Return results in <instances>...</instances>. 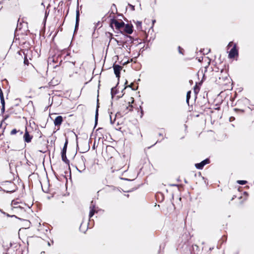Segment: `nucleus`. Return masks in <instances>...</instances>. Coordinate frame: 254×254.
I'll use <instances>...</instances> for the list:
<instances>
[{"instance_id": "43", "label": "nucleus", "mask_w": 254, "mask_h": 254, "mask_svg": "<svg viewBox=\"0 0 254 254\" xmlns=\"http://www.w3.org/2000/svg\"><path fill=\"white\" fill-rule=\"evenodd\" d=\"M8 117V116H6L4 118V119H5H5H6Z\"/></svg>"}, {"instance_id": "12", "label": "nucleus", "mask_w": 254, "mask_h": 254, "mask_svg": "<svg viewBox=\"0 0 254 254\" xmlns=\"http://www.w3.org/2000/svg\"><path fill=\"white\" fill-rule=\"evenodd\" d=\"M63 121V118L61 116H59L56 118L54 120V124L55 126H60Z\"/></svg>"}, {"instance_id": "19", "label": "nucleus", "mask_w": 254, "mask_h": 254, "mask_svg": "<svg viewBox=\"0 0 254 254\" xmlns=\"http://www.w3.org/2000/svg\"><path fill=\"white\" fill-rule=\"evenodd\" d=\"M133 83H131L130 85H128V86H127L126 87H125V88L124 89L122 90V93H123L124 91L125 90V89L127 88V87H130L132 89V90H136L137 89V87L138 86H136V88H134V87H133Z\"/></svg>"}, {"instance_id": "36", "label": "nucleus", "mask_w": 254, "mask_h": 254, "mask_svg": "<svg viewBox=\"0 0 254 254\" xmlns=\"http://www.w3.org/2000/svg\"><path fill=\"white\" fill-rule=\"evenodd\" d=\"M124 93H123V94H122V95H118V96H117L118 99H119V98H120L122 97H123V96L124 95Z\"/></svg>"}, {"instance_id": "35", "label": "nucleus", "mask_w": 254, "mask_h": 254, "mask_svg": "<svg viewBox=\"0 0 254 254\" xmlns=\"http://www.w3.org/2000/svg\"><path fill=\"white\" fill-rule=\"evenodd\" d=\"M17 203H18V202H15V200H13V201H12V204H13V205H16Z\"/></svg>"}, {"instance_id": "17", "label": "nucleus", "mask_w": 254, "mask_h": 254, "mask_svg": "<svg viewBox=\"0 0 254 254\" xmlns=\"http://www.w3.org/2000/svg\"><path fill=\"white\" fill-rule=\"evenodd\" d=\"M191 91H189L187 92V96H186V102L188 105L189 106V100L190 98Z\"/></svg>"}, {"instance_id": "10", "label": "nucleus", "mask_w": 254, "mask_h": 254, "mask_svg": "<svg viewBox=\"0 0 254 254\" xmlns=\"http://www.w3.org/2000/svg\"><path fill=\"white\" fill-rule=\"evenodd\" d=\"M23 138L25 141V142L27 143H29L31 142V139L32 138V136H31L28 131L27 130V129L26 128L25 132L23 135Z\"/></svg>"}, {"instance_id": "11", "label": "nucleus", "mask_w": 254, "mask_h": 254, "mask_svg": "<svg viewBox=\"0 0 254 254\" xmlns=\"http://www.w3.org/2000/svg\"><path fill=\"white\" fill-rule=\"evenodd\" d=\"M125 29H124V31L127 34H131L132 32H133V30H132V26L129 24H125Z\"/></svg>"}, {"instance_id": "7", "label": "nucleus", "mask_w": 254, "mask_h": 254, "mask_svg": "<svg viewBox=\"0 0 254 254\" xmlns=\"http://www.w3.org/2000/svg\"><path fill=\"white\" fill-rule=\"evenodd\" d=\"M95 202L92 200L91 202V204L90 205V212L89 214V219H90L94 215L95 213L96 212V211L95 210Z\"/></svg>"}, {"instance_id": "44", "label": "nucleus", "mask_w": 254, "mask_h": 254, "mask_svg": "<svg viewBox=\"0 0 254 254\" xmlns=\"http://www.w3.org/2000/svg\"><path fill=\"white\" fill-rule=\"evenodd\" d=\"M234 110L235 111H237V110H239L238 109H236V108H235Z\"/></svg>"}, {"instance_id": "5", "label": "nucleus", "mask_w": 254, "mask_h": 254, "mask_svg": "<svg viewBox=\"0 0 254 254\" xmlns=\"http://www.w3.org/2000/svg\"><path fill=\"white\" fill-rule=\"evenodd\" d=\"M238 55V51L237 49L236 44H235L233 48L231 49L229 53V58L230 59L234 58L235 56Z\"/></svg>"}, {"instance_id": "8", "label": "nucleus", "mask_w": 254, "mask_h": 254, "mask_svg": "<svg viewBox=\"0 0 254 254\" xmlns=\"http://www.w3.org/2000/svg\"><path fill=\"white\" fill-rule=\"evenodd\" d=\"M122 66L118 64H114L113 68L114 73L115 74L117 77L119 78L120 76V71L122 69Z\"/></svg>"}, {"instance_id": "46", "label": "nucleus", "mask_w": 254, "mask_h": 254, "mask_svg": "<svg viewBox=\"0 0 254 254\" xmlns=\"http://www.w3.org/2000/svg\"><path fill=\"white\" fill-rule=\"evenodd\" d=\"M127 81H126V83H125V84H127Z\"/></svg>"}, {"instance_id": "25", "label": "nucleus", "mask_w": 254, "mask_h": 254, "mask_svg": "<svg viewBox=\"0 0 254 254\" xmlns=\"http://www.w3.org/2000/svg\"><path fill=\"white\" fill-rule=\"evenodd\" d=\"M0 102H1L2 106H5V102H4V98H2V99H0Z\"/></svg>"}, {"instance_id": "28", "label": "nucleus", "mask_w": 254, "mask_h": 254, "mask_svg": "<svg viewBox=\"0 0 254 254\" xmlns=\"http://www.w3.org/2000/svg\"><path fill=\"white\" fill-rule=\"evenodd\" d=\"M178 50H179V53L180 54H183V52H182L183 49H181V48L180 46L178 47Z\"/></svg>"}, {"instance_id": "29", "label": "nucleus", "mask_w": 254, "mask_h": 254, "mask_svg": "<svg viewBox=\"0 0 254 254\" xmlns=\"http://www.w3.org/2000/svg\"><path fill=\"white\" fill-rule=\"evenodd\" d=\"M235 120V118L234 117H231L229 118V121L230 122L234 121Z\"/></svg>"}, {"instance_id": "16", "label": "nucleus", "mask_w": 254, "mask_h": 254, "mask_svg": "<svg viewBox=\"0 0 254 254\" xmlns=\"http://www.w3.org/2000/svg\"><path fill=\"white\" fill-rule=\"evenodd\" d=\"M118 92H117V90L116 89V87H113L112 89H111V96H112V98H113L114 96L117 94Z\"/></svg>"}, {"instance_id": "26", "label": "nucleus", "mask_w": 254, "mask_h": 254, "mask_svg": "<svg viewBox=\"0 0 254 254\" xmlns=\"http://www.w3.org/2000/svg\"><path fill=\"white\" fill-rule=\"evenodd\" d=\"M137 27L138 28H141V22L138 21L137 23Z\"/></svg>"}, {"instance_id": "13", "label": "nucleus", "mask_w": 254, "mask_h": 254, "mask_svg": "<svg viewBox=\"0 0 254 254\" xmlns=\"http://www.w3.org/2000/svg\"><path fill=\"white\" fill-rule=\"evenodd\" d=\"M99 106L98 104V100H97V107L96 109V112H95V126L97 124L98 122V109H99Z\"/></svg>"}, {"instance_id": "22", "label": "nucleus", "mask_w": 254, "mask_h": 254, "mask_svg": "<svg viewBox=\"0 0 254 254\" xmlns=\"http://www.w3.org/2000/svg\"><path fill=\"white\" fill-rule=\"evenodd\" d=\"M117 116V114H116L114 119L113 120L111 115H110V123L111 124H113L116 121V117Z\"/></svg>"}, {"instance_id": "14", "label": "nucleus", "mask_w": 254, "mask_h": 254, "mask_svg": "<svg viewBox=\"0 0 254 254\" xmlns=\"http://www.w3.org/2000/svg\"><path fill=\"white\" fill-rule=\"evenodd\" d=\"M61 156H62V160L64 162H65L66 164H69V161L67 159V157H66V153H61Z\"/></svg>"}, {"instance_id": "39", "label": "nucleus", "mask_w": 254, "mask_h": 254, "mask_svg": "<svg viewBox=\"0 0 254 254\" xmlns=\"http://www.w3.org/2000/svg\"><path fill=\"white\" fill-rule=\"evenodd\" d=\"M130 106L129 111H131V110H132V105H130V106Z\"/></svg>"}, {"instance_id": "42", "label": "nucleus", "mask_w": 254, "mask_h": 254, "mask_svg": "<svg viewBox=\"0 0 254 254\" xmlns=\"http://www.w3.org/2000/svg\"><path fill=\"white\" fill-rule=\"evenodd\" d=\"M155 21H155V20H153V21H152V23H153V24H154V23L155 22Z\"/></svg>"}, {"instance_id": "4", "label": "nucleus", "mask_w": 254, "mask_h": 254, "mask_svg": "<svg viewBox=\"0 0 254 254\" xmlns=\"http://www.w3.org/2000/svg\"><path fill=\"white\" fill-rule=\"evenodd\" d=\"M29 53H31L28 50H22L18 52L19 55L22 56V54L24 56V64L25 65H28L29 63L28 59V55Z\"/></svg>"}, {"instance_id": "2", "label": "nucleus", "mask_w": 254, "mask_h": 254, "mask_svg": "<svg viewBox=\"0 0 254 254\" xmlns=\"http://www.w3.org/2000/svg\"><path fill=\"white\" fill-rule=\"evenodd\" d=\"M86 160L85 158L83 156H80V157L78 159L77 162V165L78 167H76V169L80 173H82L84 172L86 169L85 166V162Z\"/></svg>"}, {"instance_id": "33", "label": "nucleus", "mask_w": 254, "mask_h": 254, "mask_svg": "<svg viewBox=\"0 0 254 254\" xmlns=\"http://www.w3.org/2000/svg\"><path fill=\"white\" fill-rule=\"evenodd\" d=\"M115 40L116 41V42L117 43V44L119 45V46H120L121 45V44L120 43V42L118 40H117V39H115Z\"/></svg>"}, {"instance_id": "18", "label": "nucleus", "mask_w": 254, "mask_h": 254, "mask_svg": "<svg viewBox=\"0 0 254 254\" xmlns=\"http://www.w3.org/2000/svg\"><path fill=\"white\" fill-rule=\"evenodd\" d=\"M17 132H19L20 135L22 134L23 133V132L20 131V130H17L16 129H13L10 132V134L14 135L16 134Z\"/></svg>"}, {"instance_id": "23", "label": "nucleus", "mask_w": 254, "mask_h": 254, "mask_svg": "<svg viewBox=\"0 0 254 254\" xmlns=\"http://www.w3.org/2000/svg\"><path fill=\"white\" fill-rule=\"evenodd\" d=\"M114 8H115V12H117V9L116 5L115 4H113L111 6V9H112L113 13H115V12H114Z\"/></svg>"}, {"instance_id": "27", "label": "nucleus", "mask_w": 254, "mask_h": 254, "mask_svg": "<svg viewBox=\"0 0 254 254\" xmlns=\"http://www.w3.org/2000/svg\"><path fill=\"white\" fill-rule=\"evenodd\" d=\"M128 5L131 8L132 10H134V5H132L131 4H129V3H128Z\"/></svg>"}, {"instance_id": "31", "label": "nucleus", "mask_w": 254, "mask_h": 254, "mask_svg": "<svg viewBox=\"0 0 254 254\" xmlns=\"http://www.w3.org/2000/svg\"><path fill=\"white\" fill-rule=\"evenodd\" d=\"M233 45V43L232 42H229V43L228 44V46H227V47H228V48H230V47H232Z\"/></svg>"}, {"instance_id": "34", "label": "nucleus", "mask_w": 254, "mask_h": 254, "mask_svg": "<svg viewBox=\"0 0 254 254\" xmlns=\"http://www.w3.org/2000/svg\"><path fill=\"white\" fill-rule=\"evenodd\" d=\"M192 248L193 249H194V248L197 249L198 248V247L196 245H195L192 246Z\"/></svg>"}, {"instance_id": "9", "label": "nucleus", "mask_w": 254, "mask_h": 254, "mask_svg": "<svg viewBox=\"0 0 254 254\" xmlns=\"http://www.w3.org/2000/svg\"><path fill=\"white\" fill-rule=\"evenodd\" d=\"M79 11L78 9V7H77V9L76 10V20H75V29L74 32L77 30L79 25Z\"/></svg>"}, {"instance_id": "24", "label": "nucleus", "mask_w": 254, "mask_h": 254, "mask_svg": "<svg viewBox=\"0 0 254 254\" xmlns=\"http://www.w3.org/2000/svg\"><path fill=\"white\" fill-rule=\"evenodd\" d=\"M71 57L70 56V54H67L64 57V60H66V62H67L68 60H69V58H70Z\"/></svg>"}, {"instance_id": "15", "label": "nucleus", "mask_w": 254, "mask_h": 254, "mask_svg": "<svg viewBox=\"0 0 254 254\" xmlns=\"http://www.w3.org/2000/svg\"><path fill=\"white\" fill-rule=\"evenodd\" d=\"M67 144H68V140H67V139H66L65 141L64 144V146L62 150L61 153H66Z\"/></svg>"}, {"instance_id": "3", "label": "nucleus", "mask_w": 254, "mask_h": 254, "mask_svg": "<svg viewBox=\"0 0 254 254\" xmlns=\"http://www.w3.org/2000/svg\"><path fill=\"white\" fill-rule=\"evenodd\" d=\"M113 25H115L116 28L118 30H120L122 28L124 27L125 25V23L123 21L119 22L117 20L113 18L111 19L110 21V26L112 28L113 27Z\"/></svg>"}, {"instance_id": "6", "label": "nucleus", "mask_w": 254, "mask_h": 254, "mask_svg": "<svg viewBox=\"0 0 254 254\" xmlns=\"http://www.w3.org/2000/svg\"><path fill=\"white\" fill-rule=\"evenodd\" d=\"M210 163V160L208 158H206L201 161L200 163H196L195 164V167L197 169L199 170H201L203 169V167Z\"/></svg>"}, {"instance_id": "45", "label": "nucleus", "mask_w": 254, "mask_h": 254, "mask_svg": "<svg viewBox=\"0 0 254 254\" xmlns=\"http://www.w3.org/2000/svg\"><path fill=\"white\" fill-rule=\"evenodd\" d=\"M40 137H41V135H42V132L40 131Z\"/></svg>"}, {"instance_id": "21", "label": "nucleus", "mask_w": 254, "mask_h": 254, "mask_svg": "<svg viewBox=\"0 0 254 254\" xmlns=\"http://www.w3.org/2000/svg\"><path fill=\"white\" fill-rule=\"evenodd\" d=\"M237 183L240 185H244L247 183V181L245 180H239L237 181Z\"/></svg>"}, {"instance_id": "37", "label": "nucleus", "mask_w": 254, "mask_h": 254, "mask_svg": "<svg viewBox=\"0 0 254 254\" xmlns=\"http://www.w3.org/2000/svg\"><path fill=\"white\" fill-rule=\"evenodd\" d=\"M4 188H5V189H9V188H9V185H6V186H4Z\"/></svg>"}, {"instance_id": "41", "label": "nucleus", "mask_w": 254, "mask_h": 254, "mask_svg": "<svg viewBox=\"0 0 254 254\" xmlns=\"http://www.w3.org/2000/svg\"><path fill=\"white\" fill-rule=\"evenodd\" d=\"M159 136H163V134L162 133H159Z\"/></svg>"}, {"instance_id": "30", "label": "nucleus", "mask_w": 254, "mask_h": 254, "mask_svg": "<svg viewBox=\"0 0 254 254\" xmlns=\"http://www.w3.org/2000/svg\"><path fill=\"white\" fill-rule=\"evenodd\" d=\"M5 111V106H2L1 109V113L3 114Z\"/></svg>"}, {"instance_id": "20", "label": "nucleus", "mask_w": 254, "mask_h": 254, "mask_svg": "<svg viewBox=\"0 0 254 254\" xmlns=\"http://www.w3.org/2000/svg\"><path fill=\"white\" fill-rule=\"evenodd\" d=\"M0 211L3 214L5 215L7 217H14L16 219H19L17 216H16L15 215H9V214L8 213H6L5 212H4V211H3L2 210L0 209Z\"/></svg>"}, {"instance_id": "40", "label": "nucleus", "mask_w": 254, "mask_h": 254, "mask_svg": "<svg viewBox=\"0 0 254 254\" xmlns=\"http://www.w3.org/2000/svg\"><path fill=\"white\" fill-rule=\"evenodd\" d=\"M235 197H236V196L234 195V196L232 198L231 200H233L235 198Z\"/></svg>"}, {"instance_id": "1", "label": "nucleus", "mask_w": 254, "mask_h": 254, "mask_svg": "<svg viewBox=\"0 0 254 254\" xmlns=\"http://www.w3.org/2000/svg\"><path fill=\"white\" fill-rule=\"evenodd\" d=\"M1 185L3 186H5L6 185L9 186V189H2L1 187H0V190L6 192H14L16 190V186L15 185L12 183L11 181H5L2 182Z\"/></svg>"}, {"instance_id": "38", "label": "nucleus", "mask_w": 254, "mask_h": 254, "mask_svg": "<svg viewBox=\"0 0 254 254\" xmlns=\"http://www.w3.org/2000/svg\"><path fill=\"white\" fill-rule=\"evenodd\" d=\"M127 36V37H128V38H130V40H131V42H132V40H131V36Z\"/></svg>"}, {"instance_id": "32", "label": "nucleus", "mask_w": 254, "mask_h": 254, "mask_svg": "<svg viewBox=\"0 0 254 254\" xmlns=\"http://www.w3.org/2000/svg\"><path fill=\"white\" fill-rule=\"evenodd\" d=\"M69 63H71L72 64L74 65L75 61L71 60V61H69Z\"/></svg>"}]
</instances>
